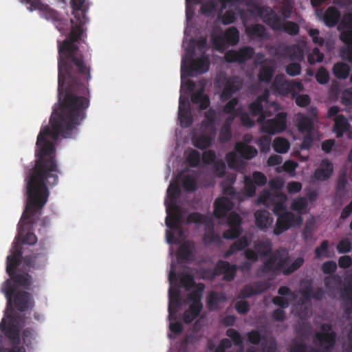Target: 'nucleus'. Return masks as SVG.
<instances>
[{"mask_svg":"<svg viewBox=\"0 0 352 352\" xmlns=\"http://www.w3.org/2000/svg\"><path fill=\"white\" fill-rule=\"evenodd\" d=\"M59 107L53 110L50 119V127L41 129L36 140L34 166L25 178L27 201L18 224L16 241L28 245L36 243L37 238L28 231V227L36 223L46 204L50 192L48 186L58 184L60 171L55 160V145L60 136L72 138L86 118L89 100H58ZM14 245H12L13 246Z\"/></svg>","mask_w":352,"mask_h":352,"instance_id":"nucleus-1","label":"nucleus"},{"mask_svg":"<svg viewBox=\"0 0 352 352\" xmlns=\"http://www.w3.org/2000/svg\"><path fill=\"white\" fill-rule=\"evenodd\" d=\"M10 252L11 254L8 255L6 259V272L11 278L10 280L14 282L15 287L30 289L32 284V276L27 272H16L17 267L22 262L23 254L18 243L14 244Z\"/></svg>","mask_w":352,"mask_h":352,"instance_id":"nucleus-2","label":"nucleus"},{"mask_svg":"<svg viewBox=\"0 0 352 352\" xmlns=\"http://www.w3.org/2000/svg\"><path fill=\"white\" fill-rule=\"evenodd\" d=\"M257 10L263 22L272 30L283 31L291 36H296L299 33L300 27L298 23L283 20L272 8L264 6L258 7Z\"/></svg>","mask_w":352,"mask_h":352,"instance_id":"nucleus-3","label":"nucleus"},{"mask_svg":"<svg viewBox=\"0 0 352 352\" xmlns=\"http://www.w3.org/2000/svg\"><path fill=\"white\" fill-rule=\"evenodd\" d=\"M10 311L11 314H6L9 322H7L6 319L3 318L0 322V338L2 337L1 334L4 333L14 346L8 351L0 342V352H26L24 347L17 346L20 342V331L17 324L18 316L14 312L12 308H10Z\"/></svg>","mask_w":352,"mask_h":352,"instance_id":"nucleus-4","label":"nucleus"},{"mask_svg":"<svg viewBox=\"0 0 352 352\" xmlns=\"http://www.w3.org/2000/svg\"><path fill=\"white\" fill-rule=\"evenodd\" d=\"M195 54V48H188L186 56L182 58L181 65V78L193 76L195 74H202L209 69V58L203 55L199 58H193Z\"/></svg>","mask_w":352,"mask_h":352,"instance_id":"nucleus-5","label":"nucleus"},{"mask_svg":"<svg viewBox=\"0 0 352 352\" xmlns=\"http://www.w3.org/2000/svg\"><path fill=\"white\" fill-rule=\"evenodd\" d=\"M2 291L8 300V306L11 305L12 297L14 298L15 307L20 311H25L28 309H32L34 305L31 294L25 291L16 292L15 286L12 285L9 279L3 283Z\"/></svg>","mask_w":352,"mask_h":352,"instance_id":"nucleus-6","label":"nucleus"},{"mask_svg":"<svg viewBox=\"0 0 352 352\" xmlns=\"http://www.w3.org/2000/svg\"><path fill=\"white\" fill-rule=\"evenodd\" d=\"M266 259L257 270L259 276L270 272H282L289 261L288 252L284 248H278L266 256Z\"/></svg>","mask_w":352,"mask_h":352,"instance_id":"nucleus-7","label":"nucleus"},{"mask_svg":"<svg viewBox=\"0 0 352 352\" xmlns=\"http://www.w3.org/2000/svg\"><path fill=\"white\" fill-rule=\"evenodd\" d=\"M216 82L221 89L220 99L222 102L230 99L233 94L239 91L243 87V81L238 76H220Z\"/></svg>","mask_w":352,"mask_h":352,"instance_id":"nucleus-8","label":"nucleus"},{"mask_svg":"<svg viewBox=\"0 0 352 352\" xmlns=\"http://www.w3.org/2000/svg\"><path fill=\"white\" fill-rule=\"evenodd\" d=\"M276 223L274 229L275 235H280L292 227H298L302 223V218L300 214L292 212H283L277 217Z\"/></svg>","mask_w":352,"mask_h":352,"instance_id":"nucleus-9","label":"nucleus"},{"mask_svg":"<svg viewBox=\"0 0 352 352\" xmlns=\"http://www.w3.org/2000/svg\"><path fill=\"white\" fill-rule=\"evenodd\" d=\"M287 113L279 112L272 119L264 120L261 126V131L270 135L284 131L287 127Z\"/></svg>","mask_w":352,"mask_h":352,"instance_id":"nucleus-10","label":"nucleus"},{"mask_svg":"<svg viewBox=\"0 0 352 352\" xmlns=\"http://www.w3.org/2000/svg\"><path fill=\"white\" fill-rule=\"evenodd\" d=\"M254 49L250 46L240 47L238 50H230L225 53L224 58L228 63H244L254 55Z\"/></svg>","mask_w":352,"mask_h":352,"instance_id":"nucleus-11","label":"nucleus"},{"mask_svg":"<svg viewBox=\"0 0 352 352\" xmlns=\"http://www.w3.org/2000/svg\"><path fill=\"white\" fill-rule=\"evenodd\" d=\"M168 210L170 211L171 213H168L166 217L165 223L166 226L175 230L179 236H182L183 231L181 228L182 213L179 206L177 203L170 204V207L167 209Z\"/></svg>","mask_w":352,"mask_h":352,"instance_id":"nucleus-12","label":"nucleus"},{"mask_svg":"<svg viewBox=\"0 0 352 352\" xmlns=\"http://www.w3.org/2000/svg\"><path fill=\"white\" fill-rule=\"evenodd\" d=\"M47 252L45 248H41L31 255L22 256L23 265L28 269H39L43 267L47 261Z\"/></svg>","mask_w":352,"mask_h":352,"instance_id":"nucleus-13","label":"nucleus"},{"mask_svg":"<svg viewBox=\"0 0 352 352\" xmlns=\"http://www.w3.org/2000/svg\"><path fill=\"white\" fill-rule=\"evenodd\" d=\"M237 271L236 265H230L228 261L219 260L217 261L213 270V275H223V280L227 282L234 279Z\"/></svg>","mask_w":352,"mask_h":352,"instance_id":"nucleus-14","label":"nucleus"},{"mask_svg":"<svg viewBox=\"0 0 352 352\" xmlns=\"http://www.w3.org/2000/svg\"><path fill=\"white\" fill-rule=\"evenodd\" d=\"M270 285L267 281L258 280L251 284L245 285L240 291L239 297L241 298H251L254 295L260 294L267 289Z\"/></svg>","mask_w":352,"mask_h":352,"instance_id":"nucleus-15","label":"nucleus"},{"mask_svg":"<svg viewBox=\"0 0 352 352\" xmlns=\"http://www.w3.org/2000/svg\"><path fill=\"white\" fill-rule=\"evenodd\" d=\"M233 202L228 198L222 197L217 199L214 203V215L217 219H222L232 209Z\"/></svg>","mask_w":352,"mask_h":352,"instance_id":"nucleus-16","label":"nucleus"},{"mask_svg":"<svg viewBox=\"0 0 352 352\" xmlns=\"http://www.w3.org/2000/svg\"><path fill=\"white\" fill-rule=\"evenodd\" d=\"M272 89L281 96H287L291 94L292 95V85L289 80L285 79L283 74L277 75L272 84Z\"/></svg>","mask_w":352,"mask_h":352,"instance_id":"nucleus-17","label":"nucleus"},{"mask_svg":"<svg viewBox=\"0 0 352 352\" xmlns=\"http://www.w3.org/2000/svg\"><path fill=\"white\" fill-rule=\"evenodd\" d=\"M333 170V164L328 159H324L322 160L319 167L314 171V177L316 180L326 181L330 178Z\"/></svg>","mask_w":352,"mask_h":352,"instance_id":"nucleus-18","label":"nucleus"},{"mask_svg":"<svg viewBox=\"0 0 352 352\" xmlns=\"http://www.w3.org/2000/svg\"><path fill=\"white\" fill-rule=\"evenodd\" d=\"M336 333H316L322 352H331L336 342Z\"/></svg>","mask_w":352,"mask_h":352,"instance_id":"nucleus-19","label":"nucleus"},{"mask_svg":"<svg viewBox=\"0 0 352 352\" xmlns=\"http://www.w3.org/2000/svg\"><path fill=\"white\" fill-rule=\"evenodd\" d=\"M234 150L241 158L245 160H252L258 154L257 149L254 146L243 142L236 143Z\"/></svg>","mask_w":352,"mask_h":352,"instance_id":"nucleus-20","label":"nucleus"},{"mask_svg":"<svg viewBox=\"0 0 352 352\" xmlns=\"http://www.w3.org/2000/svg\"><path fill=\"white\" fill-rule=\"evenodd\" d=\"M245 33L250 39L263 40L268 36L266 28L261 24H253L245 27Z\"/></svg>","mask_w":352,"mask_h":352,"instance_id":"nucleus-21","label":"nucleus"},{"mask_svg":"<svg viewBox=\"0 0 352 352\" xmlns=\"http://www.w3.org/2000/svg\"><path fill=\"white\" fill-rule=\"evenodd\" d=\"M256 226L261 230L268 228L273 222V218L266 210H257L254 213Z\"/></svg>","mask_w":352,"mask_h":352,"instance_id":"nucleus-22","label":"nucleus"},{"mask_svg":"<svg viewBox=\"0 0 352 352\" xmlns=\"http://www.w3.org/2000/svg\"><path fill=\"white\" fill-rule=\"evenodd\" d=\"M342 307L346 315L352 314V282L345 286L341 292Z\"/></svg>","mask_w":352,"mask_h":352,"instance_id":"nucleus-23","label":"nucleus"},{"mask_svg":"<svg viewBox=\"0 0 352 352\" xmlns=\"http://www.w3.org/2000/svg\"><path fill=\"white\" fill-rule=\"evenodd\" d=\"M275 199L276 200L271 204L273 205L272 211L274 214L278 217L283 214V212H287L285 206L287 197L285 193L277 192L275 193Z\"/></svg>","mask_w":352,"mask_h":352,"instance_id":"nucleus-24","label":"nucleus"},{"mask_svg":"<svg viewBox=\"0 0 352 352\" xmlns=\"http://www.w3.org/2000/svg\"><path fill=\"white\" fill-rule=\"evenodd\" d=\"M204 87H202L191 95V102L199 104L200 110L206 109L210 105V99L204 94Z\"/></svg>","mask_w":352,"mask_h":352,"instance_id":"nucleus-25","label":"nucleus"},{"mask_svg":"<svg viewBox=\"0 0 352 352\" xmlns=\"http://www.w3.org/2000/svg\"><path fill=\"white\" fill-rule=\"evenodd\" d=\"M250 245V241L246 236H243L235 241L224 253V258L230 257L235 252L245 250Z\"/></svg>","mask_w":352,"mask_h":352,"instance_id":"nucleus-26","label":"nucleus"},{"mask_svg":"<svg viewBox=\"0 0 352 352\" xmlns=\"http://www.w3.org/2000/svg\"><path fill=\"white\" fill-rule=\"evenodd\" d=\"M192 250L189 243H184L178 248L177 258L179 263H188L193 260Z\"/></svg>","mask_w":352,"mask_h":352,"instance_id":"nucleus-27","label":"nucleus"},{"mask_svg":"<svg viewBox=\"0 0 352 352\" xmlns=\"http://www.w3.org/2000/svg\"><path fill=\"white\" fill-rule=\"evenodd\" d=\"M340 19V12L335 7H329L324 14V22L328 27H334Z\"/></svg>","mask_w":352,"mask_h":352,"instance_id":"nucleus-28","label":"nucleus"},{"mask_svg":"<svg viewBox=\"0 0 352 352\" xmlns=\"http://www.w3.org/2000/svg\"><path fill=\"white\" fill-rule=\"evenodd\" d=\"M333 131L336 137L342 138L345 132L349 130V124L347 119L343 115H338L334 119Z\"/></svg>","mask_w":352,"mask_h":352,"instance_id":"nucleus-29","label":"nucleus"},{"mask_svg":"<svg viewBox=\"0 0 352 352\" xmlns=\"http://www.w3.org/2000/svg\"><path fill=\"white\" fill-rule=\"evenodd\" d=\"M248 109L253 116H258V122H263L267 116L265 111L263 110V104L258 100L255 99L252 102L248 107Z\"/></svg>","mask_w":352,"mask_h":352,"instance_id":"nucleus-30","label":"nucleus"},{"mask_svg":"<svg viewBox=\"0 0 352 352\" xmlns=\"http://www.w3.org/2000/svg\"><path fill=\"white\" fill-rule=\"evenodd\" d=\"M254 248L261 258L266 257L273 252L272 244L269 240L256 241L254 243Z\"/></svg>","mask_w":352,"mask_h":352,"instance_id":"nucleus-31","label":"nucleus"},{"mask_svg":"<svg viewBox=\"0 0 352 352\" xmlns=\"http://www.w3.org/2000/svg\"><path fill=\"white\" fill-rule=\"evenodd\" d=\"M213 137L207 134H200L192 139L193 145L199 149H205L210 146Z\"/></svg>","mask_w":352,"mask_h":352,"instance_id":"nucleus-32","label":"nucleus"},{"mask_svg":"<svg viewBox=\"0 0 352 352\" xmlns=\"http://www.w3.org/2000/svg\"><path fill=\"white\" fill-rule=\"evenodd\" d=\"M285 52L292 60L302 61L304 58V50L298 44L287 46Z\"/></svg>","mask_w":352,"mask_h":352,"instance_id":"nucleus-33","label":"nucleus"},{"mask_svg":"<svg viewBox=\"0 0 352 352\" xmlns=\"http://www.w3.org/2000/svg\"><path fill=\"white\" fill-rule=\"evenodd\" d=\"M351 68L345 63L338 62L333 67V74L338 79H346L349 77Z\"/></svg>","mask_w":352,"mask_h":352,"instance_id":"nucleus-34","label":"nucleus"},{"mask_svg":"<svg viewBox=\"0 0 352 352\" xmlns=\"http://www.w3.org/2000/svg\"><path fill=\"white\" fill-rule=\"evenodd\" d=\"M36 332L32 328H26L22 332L23 344L28 348L32 349L36 343Z\"/></svg>","mask_w":352,"mask_h":352,"instance_id":"nucleus-35","label":"nucleus"},{"mask_svg":"<svg viewBox=\"0 0 352 352\" xmlns=\"http://www.w3.org/2000/svg\"><path fill=\"white\" fill-rule=\"evenodd\" d=\"M181 296L178 291L173 292L171 289H169V303H168V312L169 315H172L176 312V309L181 305Z\"/></svg>","mask_w":352,"mask_h":352,"instance_id":"nucleus-36","label":"nucleus"},{"mask_svg":"<svg viewBox=\"0 0 352 352\" xmlns=\"http://www.w3.org/2000/svg\"><path fill=\"white\" fill-rule=\"evenodd\" d=\"M314 119L311 117L303 116L298 123V128L300 132L311 133L314 129Z\"/></svg>","mask_w":352,"mask_h":352,"instance_id":"nucleus-37","label":"nucleus"},{"mask_svg":"<svg viewBox=\"0 0 352 352\" xmlns=\"http://www.w3.org/2000/svg\"><path fill=\"white\" fill-rule=\"evenodd\" d=\"M224 37L228 45H236L239 41V32L236 28L232 26L223 32Z\"/></svg>","mask_w":352,"mask_h":352,"instance_id":"nucleus-38","label":"nucleus"},{"mask_svg":"<svg viewBox=\"0 0 352 352\" xmlns=\"http://www.w3.org/2000/svg\"><path fill=\"white\" fill-rule=\"evenodd\" d=\"M213 47L219 52H223L227 44L222 30L219 33H214L211 36Z\"/></svg>","mask_w":352,"mask_h":352,"instance_id":"nucleus-39","label":"nucleus"},{"mask_svg":"<svg viewBox=\"0 0 352 352\" xmlns=\"http://www.w3.org/2000/svg\"><path fill=\"white\" fill-rule=\"evenodd\" d=\"M274 150L278 153H285L290 147L289 141L284 138H276L272 144Z\"/></svg>","mask_w":352,"mask_h":352,"instance_id":"nucleus-40","label":"nucleus"},{"mask_svg":"<svg viewBox=\"0 0 352 352\" xmlns=\"http://www.w3.org/2000/svg\"><path fill=\"white\" fill-rule=\"evenodd\" d=\"M179 283L188 291L197 285L193 275L188 272H182L179 274Z\"/></svg>","mask_w":352,"mask_h":352,"instance_id":"nucleus-41","label":"nucleus"},{"mask_svg":"<svg viewBox=\"0 0 352 352\" xmlns=\"http://www.w3.org/2000/svg\"><path fill=\"white\" fill-rule=\"evenodd\" d=\"M228 101L223 107V111L225 113H241V107H238L239 100L238 98H231L228 100Z\"/></svg>","mask_w":352,"mask_h":352,"instance_id":"nucleus-42","label":"nucleus"},{"mask_svg":"<svg viewBox=\"0 0 352 352\" xmlns=\"http://www.w3.org/2000/svg\"><path fill=\"white\" fill-rule=\"evenodd\" d=\"M274 70L270 66H262L260 69L258 78L261 82L268 83L274 76Z\"/></svg>","mask_w":352,"mask_h":352,"instance_id":"nucleus-43","label":"nucleus"},{"mask_svg":"<svg viewBox=\"0 0 352 352\" xmlns=\"http://www.w3.org/2000/svg\"><path fill=\"white\" fill-rule=\"evenodd\" d=\"M194 287H195V289L192 290L188 295V300L191 302H201V298L205 288L204 284L198 283Z\"/></svg>","mask_w":352,"mask_h":352,"instance_id":"nucleus-44","label":"nucleus"},{"mask_svg":"<svg viewBox=\"0 0 352 352\" xmlns=\"http://www.w3.org/2000/svg\"><path fill=\"white\" fill-rule=\"evenodd\" d=\"M182 186L186 191L193 192L197 189V180L192 175H185L182 179Z\"/></svg>","mask_w":352,"mask_h":352,"instance_id":"nucleus-45","label":"nucleus"},{"mask_svg":"<svg viewBox=\"0 0 352 352\" xmlns=\"http://www.w3.org/2000/svg\"><path fill=\"white\" fill-rule=\"evenodd\" d=\"M275 200V194H272L270 190H263L257 198L258 204L265 206L270 205Z\"/></svg>","mask_w":352,"mask_h":352,"instance_id":"nucleus-46","label":"nucleus"},{"mask_svg":"<svg viewBox=\"0 0 352 352\" xmlns=\"http://www.w3.org/2000/svg\"><path fill=\"white\" fill-rule=\"evenodd\" d=\"M222 300V296L216 292H211L208 297L207 306L210 310L216 309Z\"/></svg>","mask_w":352,"mask_h":352,"instance_id":"nucleus-47","label":"nucleus"},{"mask_svg":"<svg viewBox=\"0 0 352 352\" xmlns=\"http://www.w3.org/2000/svg\"><path fill=\"white\" fill-rule=\"evenodd\" d=\"M341 283L340 276L336 275L326 276L324 278V284L329 291H333Z\"/></svg>","mask_w":352,"mask_h":352,"instance_id":"nucleus-48","label":"nucleus"},{"mask_svg":"<svg viewBox=\"0 0 352 352\" xmlns=\"http://www.w3.org/2000/svg\"><path fill=\"white\" fill-rule=\"evenodd\" d=\"M181 194L179 186L177 183H171L167 190V195L171 201V204L177 203L176 200Z\"/></svg>","mask_w":352,"mask_h":352,"instance_id":"nucleus-49","label":"nucleus"},{"mask_svg":"<svg viewBox=\"0 0 352 352\" xmlns=\"http://www.w3.org/2000/svg\"><path fill=\"white\" fill-rule=\"evenodd\" d=\"M294 3L292 0H283L280 8V12L284 19L291 17L293 12Z\"/></svg>","mask_w":352,"mask_h":352,"instance_id":"nucleus-50","label":"nucleus"},{"mask_svg":"<svg viewBox=\"0 0 352 352\" xmlns=\"http://www.w3.org/2000/svg\"><path fill=\"white\" fill-rule=\"evenodd\" d=\"M178 118L182 127H189L192 124V118L190 111L178 112Z\"/></svg>","mask_w":352,"mask_h":352,"instance_id":"nucleus-51","label":"nucleus"},{"mask_svg":"<svg viewBox=\"0 0 352 352\" xmlns=\"http://www.w3.org/2000/svg\"><path fill=\"white\" fill-rule=\"evenodd\" d=\"M304 263V259L302 258L298 257L297 258L291 265L288 267H284L283 270V274L284 275L288 276L296 271L298 268H300Z\"/></svg>","mask_w":352,"mask_h":352,"instance_id":"nucleus-52","label":"nucleus"},{"mask_svg":"<svg viewBox=\"0 0 352 352\" xmlns=\"http://www.w3.org/2000/svg\"><path fill=\"white\" fill-rule=\"evenodd\" d=\"M217 3L215 1H208L201 4V11L204 14L209 15L217 10Z\"/></svg>","mask_w":352,"mask_h":352,"instance_id":"nucleus-53","label":"nucleus"},{"mask_svg":"<svg viewBox=\"0 0 352 352\" xmlns=\"http://www.w3.org/2000/svg\"><path fill=\"white\" fill-rule=\"evenodd\" d=\"M314 232V225L311 223H307L302 231V239L308 243L313 239Z\"/></svg>","mask_w":352,"mask_h":352,"instance_id":"nucleus-54","label":"nucleus"},{"mask_svg":"<svg viewBox=\"0 0 352 352\" xmlns=\"http://www.w3.org/2000/svg\"><path fill=\"white\" fill-rule=\"evenodd\" d=\"M323 58L324 55L320 52L318 47H314L312 52L307 56V60L310 65H314L316 63H321Z\"/></svg>","mask_w":352,"mask_h":352,"instance_id":"nucleus-55","label":"nucleus"},{"mask_svg":"<svg viewBox=\"0 0 352 352\" xmlns=\"http://www.w3.org/2000/svg\"><path fill=\"white\" fill-rule=\"evenodd\" d=\"M186 161L190 166L197 167L200 162V153L196 150H190L187 155Z\"/></svg>","mask_w":352,"mask_h":352,"instance_id":"nucleus-56","label":"nucleus"},{"mask_svg":"<svg viewBox=\"0 0 352 352\" xmlns=\"http://www.w3.org/2000/svg\"><path fill=\"white\" fill-rule=\"evenodd\" d=\"M352 250V243L347 238L342 239L337 245V250L340 254L349 253Z\"/></svg>","mask_w":352,"mask_h":352,"instance_id":"nucleus-57","label":"nucleus"},{"mask_svg":"<svg viewBox=\"0 0 352 352\" xmlns=\"http://www.w3.org/2000/svg\"><path fill=\"white\" fill-rule=\"evenodd\" d=\"M241 234V228H236L234 226H230V228L226 230L223 233V237L226 239H234L238 238Z\"/></svg>","mask_w":352,"mask_h":352,"instance_id":"nucleus-58","label":"nucleus"},{"mask_svg":"<svg viewBox=\"0 0 352 352\" xmlns=\"http://www.w3.org/2000/svg\"><path fill=\"white\" fill-rule=\"evenodd\" d=\"M244 188L248 197H253L256 193V186L253 180L250 176H245L244 177Z\"/></svg>","mask_w":352,"mask_h":352,"instance_id":"nucleus-59","label":"nucleus"},{"mask_svg":"<svg viewBox=\"0 0 352 352\" xmlns=\"http://www.w3.org/2000/svg\"><path fill=\"white\" fill-rule=\"evenodd\" d=\"M290 352H319V351L312 346L308 348L304 342H298L291 347Z\"/></svg>","mask_w":352,"mask_h":352,"instance_id":"nucleus-60","label":"nucleus"},{"mask_svg":"<svg viewBox=\"0 0 352 352\" xmlns=\"http://www.w3.org/2000/svg\"><path fill=\"white\" fill-rule=\"evenodd\" d=\"M226 336L230 338L236 346H241L243 340L240 333L234 329L230 328L227 329Z\"/></svg>","mask_w":352,"mask_h":352,"instance_id":"nucleus-61","label":"nucleus"},{"mask_svg":"<svg viewBox=\"0 0 352 352\" xmlns=\"http://www.w3.org/2000/svg\"><path fill=\"white\" fill-rule=\"evenodd\" d=\"M232 138V129L231 127L222 125L219 135V140L221 143H226L230 140Z\"/></svg>","mask_w":352,"mask_h":352,"instance_id":"nucleus-62","label":"nucleus"},{"mask_svg":"<svg viewBox=\"0 0 352 352\" xmlns=\"http://www.w3.org/2000/svg\"><path fill=\"white\" fill-rule=\"evenodd\" d=\"M206 217L198 212H194L189 214L187 217V223H204L206 221Z\"/></svg>","mask_w":352,"mask_h":352,"instance_id":"nucleus-63","label":"nucleus"},{"mask_svg":"<svg viewBox=\"0 0 352 352\" xmlns=\"http://www.w3.org/2000/svg\"><path fill=\"white\" fill-rule=\"evenodd\" d=\"M316 79L321 85L327 84L329 80V75L327 70L321 67L316 74Z\"/></svg>","mask_w":352,"mask_h":352,"instance_id":"nucleus-64","label":"nucleus"}]
</instances>
